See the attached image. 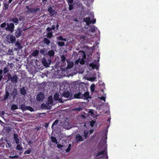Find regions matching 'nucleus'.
<instances>
[{
  "instance_id": "1",
  "label": "nucleus",
  "mask_w": 159,
  "mask_h": 159,
  "mask_svg": "<svg viewBox=\"0 0 159 159\" xmlns=\"http://www.w3.org/2000/svg\"><path fill=\"white\" fill-rule=\"evenodd\" d=\"M55 102L52 100V97L51 96H50L48 98L47 102L46 103H43L41 105L42 109H49L51 108L52 106L55 104Z\"/></svg>"
},
{
  "instance_id": "2",
  "label": "nucleus",
  "mask_w": 159,
  "mask_h": 159,
  "mask_svg": "<svg viewBox=\"0 0 159 159\" xmlns=\"http://www.w3.org/2000/svg\"><path fill=\"white\" fill-rule=\"evenodd\" d=\"M75 98H82L87 99L89 98V94L88 92H85L84 94H82L79 93L75 95Z\"/></svg>"
},
{
  "instance_id": "3",
  "label": "nucleus",
  "mask_w": 159,
  "mask_h": 159,
  "mask_svg": "<svg viewBox=\"0 0 159 159\" xmlns=\"http://www.w3.org/2000/svg\"><path fill=\"white\" fill-rule=\"evenodd\" d=\"M7 27L5 28V29L7 30L10 31L11 33H13L14 31V25L12 23H7Z\"/></svg>"
},
{
  "instance_id": "4",
  "label": "nucleus",
  "mask_w": 159,
  "mask_h": 159,
  "mask_svg": "<svg viewBox=\"0 0 159 159\" xmlns=\"http://www.w3.org/2000/svg\"><path fill=\"white\" fill-rule=\"evenodd\" d=\"M16 39L14 36L10 35L6 37V40L9 43H14L16 41Z\"/></svg>"
},
{
  "instance_id": "5",
  "label": "nucleus",
  "mask_w": 159,
  "mask_h": 159,
  "mask_svg": "<svg viewBox=\"0 0 159 159\" xmlns=\"http://www.w3.org/2000/svg\"><path fill=\"white\" fill-rule=\"evenodd\" d=\"M59 94L58 93H56L54 95V100L58 101L59 102L63 103L62 100H67V99H64L63 98H59Z\"/></svg>"
},
{
  "instance_id": "6",
  "label": "nucleus",
  "mask_w": 159,
  "mask_h": 159,
  "mask_svg": "<svg viewBox=\"0 0 159 159\" xmlns=\"http://www.w3.org/2000/svg\"><path fill=\"white\" fill-rule=\"evenodd\" d=\"M42 62L44 66L48 67L50 64L51 61L49 60L47 61L45 58L43 57L42 60Z\"/></svg>"
},
{
  "instance_id": "7",
  "label": "nucleus",
  "mask_w": 159,
  "mask_h": 159,
  "mask_svg": "<svg viewBox=\"0 0 159 159\" xmlns=\"http://www.w3.org/2000/svg\"><path fill=\"white\" fill-rule=\"evenodd\" d=\"M44 98V95L42 92L38 94L36 97V99L38 101L43 100Z\"/></svg>"
},
{
  "instance_id": "8",
  "label": "nucleus",
  "mask_w": 159,
  "mask_h": 159,
  "mask_svg": "<svg viewBox=\"0 0 159 159\" xmlns=\"http://www.w3.org/2000/svg\"><path fill=\"white\" fill-rule=\"evenodd\" d=\"M83 53L84 54L83 56V58L81 59H80L78 61L77 60L75 61L76 63H77L78 62H80V63L82 65H83L84 64V59L86 57V56L84 52H83Z\"/></svg>"
},
{
  "instance_id": "9",
  "label": "nucleus",
  "mask_w": 159,
  "mask_h": 159,
  "mask_svg": "<svg viewBox=\"0 0 159 159\" xmlns=\"http://www.w3.org/2000/svg\"><path fill=\"white\" fill-rule=\"evenodd\" d=\"M22 31L20 29H17L16 31L15 35L16 37L18 38L22 34Z\"/></svg>"
},
{
  "instance_id": "10",
  "label": "nucleus",
  "mask_w": 159,
  "mask_h": 159,
  "mask_svg": "<svg viewBox=\"0 0 159 159\" xmlns=\"http://www.w3.org/2000/svg\"><path fill=\"white\" fill-rule=\"evenodd\" d=\"M48 11L50 13L51 16L56 14V12L53 10L51 7H49L48 8Z\"/></svg>"
},
{
  "instance_id": "11",
  "label": "nucleus",
  "mask_w": 159,
  "mask_h": 159,
  "mask_svg": "<svg viewBox=\"0 0 159 159\" xmlns=\"http://www.w3.org/2000/svg\"><path fill=\"white\" fill-rule=\"evenodd\" d=\"M91 67L92 69H97L99 67V64H95L94 63H91L89 65Z\"/></svg>"
},
{
  "instance_id": "12",
  "label": "nucleus",
  "mask_w": 159,
  "mask_h": 159,
  "mask_svg": "<svg viewBox=\"0 0 159 159\" xmlns=\"http://www.w3.org/2000/svg\"><path fill=\"white\" fill-rule=\"evenodd\" d=\"M75 139L77 141H84L83 138L79 134L76 135Z\"/></svg>"
},
{
  "instance_id": "13",
  "label": "nucleus",
  "mask_w": 159,
  "mask_h": 159,
  "mask_svg": "<svg viewBox=\"0 0 159 159\" xmlns=\"http://www.w3.org/2000/svg\"><path fill=\"white\" fill-rule=\"evenodd\" d=\"M70 96V93L67 91H64L62 93V97H64L66 98H68Z\"/></svg>"
},
{
  "instance_id": "14",
  "label": "nucleus",
  "mask_w": 159,
  "mask_h": 159,
  "mask_svg": "<svg viewBox=\"0 0 159 159\" xmlns=\"http://www.w3.org/2000/svg\"><path fill=\"white\" fill-rule=\"evenodd\" d=\"M64 124L65 125H64V127L66 129H69L71 127V125H70V124L67 122L66 121Z\"/></svg>"
},
{
  "instance_id": "15",
  "label": "nucleus",
  "mask_w": 159,
  "mask_h": 159,
  "mask_svg": "<svg viewBox=\"0 0 159 159\" xmlns=\"http://www.w3.org/2000/svg\"><path fill=\"white\" fill-rule=\"evenodd\" d=\"M84 21L86 23L87 25H89L91 23L90 18L89 17L84 18Z\"/></svg>"
},
{
  "instance_id": "16",
  "label": "nucleus",
  "mask_w": 159,
  "mask_h": 159,
  "mask_svg": "<svg viewBox=\"0 0 159 159\" xmlns=\"http://www.w3.org/2000/svg\"><path fill=\"white\" fill-rule=\"evenodd\" d=\"M10 80L13 82H16L17 81V77L16 75L10 76Z\"/></svg>"
},
{
  "instance_id": "17",
  "label": "nucleus",
  "mask_w": 159,
  "mask_h": 159,
  "mask_svg": "<svg viewBox=\"0 0 159 159\" xmlns=\"http://www.w3.org/2000/svg\"><path fill=\"white\" fill-rule=\"evenodd\" d=\"M14 138L15 141L16 143L17 144L19 143V139L17 134H14Z\"/></svg>"
},
{
  "instance_id": "18",
  "label": "nucleus",
  "mask_w": 159,
  "mask_h": 159,
  "mask_svg": "<svg viewBox=\"0 0 159 159\" xmlns=\"http://www.w3.org/2000/svg\"><path fill=\"white\" fill-rule=\"evenodd\" d=\"M43 42L44 44L47 45H48L50 43V40L46 38H45L43 39Z\"/></svg>"
},
{
  "instance_id": "19",
  "label": "nucleus",
  "mask_w": 159,
  "mask_h": 159,
  "mask_svg": "<svg viewBox=\"0 0 159 159\" xmlns=\"http://www.w3.org/2000/svg\"><path fill=\"white\" fill-rule=\"evenodd\" d=\"M57 39L59 40V41H63L65 42L66 41H67V39L66 38H63L62 36H60L57 37Z\"/></svg>"
},
{
  "instance_id": "20",
  "label": "nucleus",
  "mask_w": 159,
  "mask_h": 159,
  "mask_svg": "<svg viewBox=\"0 0 159 159\" xmlns=\"http://www.w3.org/2000/svg\"><path fill=\"white\" fill-rule=\"evenodd\" d=\"M10 20L14 22L15 23H16V25L18 23V20L17 18H11L10 19Z\"/></svg>"
},
{
  "instance_id": "21",
  "label": "nucleus",
  "mask_w": 159,
  "mask_h": 159,
  "mask_svg": "<svg viewBox=\"0 0 159 159\" xmlns=\"http://www.w3.org/2000/svg\"><path fill=\"white\" fill-rule=\"evenodd\" d=\"M48 54L50 57H53L54 54V52L53 50H51L48 52Z\"/></svg>"
},
{
  "instance_id": "22",
  "label": "nucleus",
  "mask_w": 159,
  "mask_h": 159,
  "mask_svg": "<svg viewBox=\"0 0 159 159\" xmlns=\"http://www.w3.org/2000/svg\"><path fill=\"white\" fill-rule=\"evenodd\" d=\"M47 50L46 49L43 48L41 49L40 50V52L41 53V54L45 55V54L47 52Z\"/></svg>"
},
{
  "instance_id": "23",
  "label": "nucleus",
  "mask_w": 159,
  "mask_h": 159,
  "mask_svg": "<svg viewBox=\"0 0 159 159\" xmlns=\"http://www.w3.org/2000/svg\"><path fill=\"white\" fill-rule=\"evenodd\" d=\"M21 93L23 95H25L26 93V90L24 87H23L20 89Z\"/></svg>"
},
{
  "instance_id": "24",
  "label": "nucleus",
  "mask_w": 159,
  "mask_h": 159,
  "mask_svg": "<svg viewBox=\"0 0 159 159\" xmlns=\"http://www.w3.org/2000/svg\"><path fill=\"white\" fill-rule=\"evenodd\" d=\"M9 96V93L7 91H6L5 94L4 98H3V100H5L8 98Z\"/></svg>"
},
{
  "instance_id": "25",
  "label": "nucleus",
  "mask_w": 159,
  "mask_h": 159,
  "mask_svg": "<svg viewBox=\"0 0 159 159\" xmlns=\"http://www.w3.org/2000/svg\"><path fill=\"white\" fill-rule=\"evenodd\" d=\"M51 141L54 143H56V144H57V142L56 138L53 137H51Z\"/></svg>"
},
{
  "instance_id": "26",
  "label": "nucleus",
  "mask_w": 159,
  "mask_h": 159,
  "mask_svg": "<svg viewBox=\"0 0 159 159\" xmlns=\"http://www.w3.org/2000/svg\"><path fill=\"white\" fill-rule=\"evenodd\" d=\"M39 53V51L37 50H35L32 53V55L34 56H37Z\"/></svg>"
},
{
  "instance_id": "27",
  "label": "nucleus",
  "mask_w": 159,
  "mask_h": 159,
  "mask_svg": "<svg viewBox=\"0 0 159 159\" xmlns=\"http://www.w3.org/2000/svg\"><path fill=\"white\" fill-rule=\"evenodd\" d=\"M57 43L59 46L62 47L65 45V43L64 42L59 41L57 42Z\"/></svg>"
},
{
  "instance_id": "28",
  "label": "nucleus",
  "mask_w": 159,
  "mask_h": 159,
  "mask_svg": "<svg viewBox=\"0 0 159 159\" xmlns=\"http://www.w3.org/2000/svg\"><path fill=\"white\" fill-rule=\"evenodd\" d=\"M58 121L57 120H56L53 123L52 126V128L53 130L54 129V126L56 125L58 123Z\"/></svg>"
},
{
  "instance_id": "29",
  "label": "nucleus",
  "mask_w": 159,
  "mask_h": 159,
  "mask_svg": "<svg viewBox=\"0 0 159 159\" xmlns=\"http://www.w3.org/2000/svg\"><path fill=\"white\" fill-rule=\"evenodd\" d=\"M17 146L16 148V149L18 150H21L23 149V147H21L20 145L19 144H17Z\"/></svg>"
},
{
  "instance_id": "30",
  "label": "nucleus",
  "mask_w": 159,
  "mask_h": 159,
  "mask_svg": "<svg viewBox=\"0 0 159 159\" xmlns=\"http://www.w3.org/2000/svg\"><path fill=\"white\" fill-rule=\"evenodd\" d=\"M27 107H25V104H23L20 106V108L23 111H25L26 110V108Z\"/></svg>"
},
{
  "instance_id": "31",
  "label": "nucleus",
  "mask_w": 159,
  "mask_h": 159,
  "mask_svg": "<svg viewBox=\"0 0 159 159\" xmlns=\"http://www.w3.org/2000/svg\"><path fill=\"white\" fill-rule=\"evenodd\" d=\"M95 85L94 84H92L90 86V89L91 92H93L95 90Z\"/></svg>"
},
{
  "instance_id": "32",
  "label": "nucleus",
  "mask_w": 159,
  "mask_h": 159,
  "mask_svg": "<svg viewBox=\"0 0 159 159\" xmlns=\"http://www.w3.org/2000/svg\"><path fill=\"white\" fill-rule=\"evenodd\" d=\"M18 109L16 105L13 104L11 107V110H16Z\"/></svg>"
},
{
  "instance_id": "33",
  "label": "nucleus",
  "mask_w": 159,
  "mask_h": 159,
  "mask_svg": "<svg viewBox=\"0 0 159 159\" xmlns=\"http://www.w3.org/2000/svg\"><path fill=\"white\" fill-rule=\"evenodd\" d=\"M15 46L17 47L18 49L21 48V47L20 46V44L18 42H17L15 44Z\"/></svg>"
},
{
  "instance_id": "34",
  "label": "nucleus",
  "mask_w": 159,
  "mask_h": 159,
  "mask_svg": "<svg viewBox=\"0 0 159 159\" xmlns=\"http://www.w3.org/2000/svg\"><path fill=\"white\" fill-rule=\"evenodd\" d=\"M68 66L69 68H71L73 66V63L72 62H68Z\"/></svg>"
},
{
  "instance_id": "35",
  "label": "nucleus",
  "mask_w": 159,
  "mask_h": 159,
  "mask_svg": "<svg viewBox=\"0 0 159 159\" xmlns=\"http://www.w3.org/2000/svg\"><path fill=\"white\" fill-rule=\"evenodd\" d=\"M8 66H5L3 70V72L4 74H6V73L8 72Z\"/></svg>"
},
{
  "instance_id": "36",
  "label": "nucleus",
  "mask_w": 159,
  "mask_h": 159,
  "mask_svg": "<svg viewBox=\"0 0 159 159\" xmlns=\"http://www.w3.org/2000/svg\"><path fill=\"white\" fill-rule=\"evenodd\" d=\"M89 133V132L87 131H85L84 132V137L85 139H86L88 136V134Z\"/></svg>"
},
{
  "instance_id": "37",
  "label": "nucleus",
  "mask_w": 159,
  "mask_h": 159,
  "mask_svg": "<svg viewBox=\"0 0 159 159\" xmlns=\"http://www.w3.org/2000/svg\"><path fill=\"white\" fill-rule=\"evenodd\" d=\"M89 115L91 116H92L94 117V115L93 113V110H89Z\"/></svg>"
},
{
  "instance_id": "38",
  "label": "nucleus",
  "mask_w": 159,
  "mask_h": 159,
  "mask_svg": "<svg viewBox=\"0 0 159 159\" xmlns=\"http://www.w3.org/2000/svg\"><path fill=\"white\" fill-rule=\"evenodd\" d=\"M7 25V24L6 23L4 22L2 23L0 25V27L1 28H5L6 27V26Z\"/></svg>"
},
{
  "instance_id": "39",
  "label": "nucleus",
  "mask_w": 159,
  "mask_h": 159,
  "mask_svg": "<svg viewBox=\"0 0 159 159\" xmlns=\"http://www.w3.org/2000/svg\"><path fill=\"white\" fill-rule=\"evenodd\" d=\"M57 144V147L59 149H61L62 150L63 148L64 147V146L63 145H61L59 144Z\"/></svg>"
},
{
  "instance_id": "40",
  "label": "nucleus",
  "mask_w": 159,
  "mask_h": 159,
  "mask_svg": "<svg viewBox=\"0 0 159 159\" xmlns=\"http://www.w3.org/2000/svg\"><path fill=\"white\" fill-rule=\"evenodd\" d=\"M52 36V33L51 32H48L47 34V37L49 38H51Z\"/></svg>"
},
{
  "instance_id": "41",
  "label": "nucleus",
  "mask_w": 159,
  "mask_h": 159,
  "mask_svg": "<svg viewBox=\"0 0 159 159\" xmlns=\"http://www.w3.org/2000/svg\"><path fill=\"white\" fill-rule=\"evenodd\" d=\"M71 146V144H69L68 148L66 150V152H69L70 150Z\"/></svg>"
},
{
  "instance_id": "42",
  "label": "nucleus",
  "mask_w": 159,
  "mask_h": 159,
  "mask_svg": "<svg viewBox=\"0 0 159 159\" xmlns=\"http://www.w3.org/2000/svg\"><path fill=\"white\" fill-rule=\"evenodd\" d=\"M26 110H29L30 111H32L34 110L33 109L32 107H27Z\"/></svg>"
},
{
  "instance_id": "43",
  "label": "nucleus",
  "mask_w": 159,
  "mask_h": 159,
  "mask_svg": "<svg viewBox=\"0 0 159 159\" xmlns=\"http://www.w3.org/2000/svg\"><path fill=\"white\" fill-rule=\"evenodd\" d=\"M11 145V144L8 142H7L6 144V147L7 148H10Z\"/></svg>"
},
{
  "instance_id": "44",
  "label": "nucleus",
  "mask_w": 159,
  "mask_h": 159,
  "mask_svg": "<svg viewBox=\"0 0 159 159\" xmlns=\"http://www.w3.org/2000/svg\"><path fill=\"white\" fill-rule=\"evenodd\" d=\"M104 152H105V151H101V152H98V154L97 155V156H99L100 155H102V154H104Z\"/></svg>"
},
{
  "instance_id": "45",
  "label": "nucleus",
  "mask_w": 159,
  "mask_h": 159,
  "mask_svg": "<svg viewBox=\"0 0 159 159\" xmlns=\"http://www.w3.org/2000/svg\"><path fill=\"white\" fill-rule=\"evenodd\" d=\"M31 150H27L25 152L24 154H30L31 152Z\"/></svg>"
},
{
  "instance_id": "46",
  "label": "nucleus",
  "mask_w": 159,
  "mask_h": 159,
  "mask_svg": "<svg viewBox=\"0 0 159 159\" xmlns=\"http://www.w3.org/2000/svg\"><path fill=\"white\" fill-rule=\"evenodd\" d=\"M106 95H105V96H103V97H99V98L100 99L102 100H104V102H105L106 100H105V99H106Z\"/></svg>"
},
{
  "instance_id": "47",
  "label": "nucleus",
  "mask_w": 159,
  "mask_h": 159,
  "mask_svg": "<svg viewBox=\"0 0 159 159\" xmlns=\"http://www.w3.org/2000/svg\"><path fill=\"white\" fill-rule=\"evenodd\" d=\"M96 79V77H93L89 78V80L91 81H93L95 80V79Z\"/></svg>"
},
{
  "instance_id": "48",
  "label": "nucleus",
  "mask_w": 159,
  "mask_h": 159,
  "mask_svg": "<svg viewBox=\"0 0 159 159\" xmlns=\"http://www.w3.org/2000/svg\"><path fill=\"white\" fill-rule=\"evenodd\" d=\"M19 156L18 155H15L13 156H10L9 157L10 158L13 159L14 158H18Z\"/></svg>"
},
{
  "instance_id": "49",
  "label": "nucleus",
  "mask_w": 159,
  "mask_h": 159,
  "mask_svg": "<svg viewBox=\"0 0 159 159\" xmlns=\"http://www.w3.org/2000/svg\"><path fill=\"white\" fill-rule=\"evenodd\" d=\"M90 31L92 32H94L95 30V28L94 27H92L90 29Z\"/></svg>"
},
{
  "instance_id": "50",
  "label": "nucleus",
  "mask_w": 159,
  "mask_h": 159,
  "mask_svg": "<svg viewBox=\"0 0 159 159\" xmlns=\"http://www.w3.org/2000/svg\"><path fill=\"white\" fill-rule=\"evenodd\" d=\"M67 1L69 4H72L73 2V0H67Z\"/></svg>"
},
{
  "instance_id": "51",
  "label": "nucleus",
  "mask_w": 159,
  "mask_h": 159,
  "mask_svg": "<svg viewBox=\"0 0 159 159\" xmlns=\"http://www.w3.org/2000/svg\"><path fill=\"white\" fill-rule=\"evenodd\" d=\"M61 61H65L66 60V58L64 56H62L61 57Z\"/></svg>"
},
{
  "instance_id": "52",
  "label": "nucleus",
  "mask_w": 159,
  "mask_h": 159,
  "mask_svg": "<svg viewBox=\"0 0 159 159\" xmlns=\"http://www.w3.org/2000/svg\"><path fill=\"white\" fill-rule=\"evenodd\" d=\"M94 123H95V122L94 121H91V122H90V125L91 126V127H93V126Z\"/></svg>"
},
{
  "instance_id": "53",
  "label": "nucleus",
  "mask_w": 159,
  "mask_h": 159,
  "mask_svg": "<svg viewBox=\"0 0 159 159\" xmlns=\"http://www.w3.org/2000/svg\"><path fill=\"white\" fill-rule=\"evenodd\" d=\"M69 9L71 10L73 8V5L71 4H70L69 5Z\"/></svg>"
},
{
  "instance_id": "54",
  "label": "nucleus",
  "mask_w": 159,
  "mask_h": 159,
  "mask_svg": "<svg viewBox=\"0 0 159 159\" xmlns=\"http://www.w3.org/2000/svg\"><path fill=\"white\" fill-rule=\"evenodd\" d=\"M9 5L7 4H5L4 5L5 9V10H7L8 8Z\"/></svg>"
},
{
  "instance_id": "55",
  "label": "nucleus",
  "mask_w": 159,
  "mask_h": 159,
  "mask_svg": "<svg viewBox=\"0 0 159 159\" xmlns=\"http://www.w3.org/2000/svg\"><path fill=\"white\" fill-rule=\"evenodd\" d=\"M47 30L48 31L50 32L52 30V29L48 27L47 29Z\"/></svg>"
},
{
  "instance_id": "56",
  "label": "nucleus",
  "mask_w": 159,
  "mask_h": 159,
  "mask_svg": "<svg viewBox=\"0 0 159 159\" xmlns=\"http://www.w3.org/2000/svg\"><path fill=\"white\" fill-rule=\"evenodd\" d=\"M55 26H52L51 29L52 30H53L55 29Z\"/></svg>"
},
{
  "instance_id": "57",
  "label": "nucleus",
  "mask_w": 159,
  "mask_h": 159,
  "mask_svg": "<svg viewBox=\"0 0 159 159\" xmlns=\"http://www.w3.org/2000/svg\"><path fill=\"white\" fill-rule=\"evenodd\" d=\"M3 76L2 75H0V81L2 79Z\"/></svg>"
},
{
  "instance_id": "58",
  "label": "nucleus",
  "mask_w": 159,
  "mask_h": 159,
  "mask_svg": "<svg viewBox=\"0 0 159 159\" xmlns=\"http://www.w3.org/2000/svg\"><path fill=\"white\" fill-rule=\"evenodd\" d=\"M2 70H0V75H1L2 73Z\"/></svg>"
},
{
  "instance_id": "59",
  "label": "nucleus",
  "mask_w": 159,
  "mask_h": 159,
  "mask_svg": "<svg viewBox=\"0 0 159 159\" xmlns=\"http://www.w3.org/2000/svg\"><path fill=\"white\" fill-rule=\"evenodd\" d=\"M93 132V130H91L90 132V134H91Z\"/></svg>"
},
{
  "instance_id": "60",
  "label": "nucleus",
  "mask_w": 159,
  "mask_h": 159,
  "mask_svg": "<svg viewBox=\"0 0 159 159\" xmlns=\"http://www.w3.org/2000/svg\"><path fill=\"white\" fill-rule=\"evenodd\" d=\"M96 22V20L95 19H94L93 20V23H94Z\"/></svg>"
},
{
  "instance_id": "61",
  "label": "nucleus",
  "mask_w": 159,
  "mask_h": 159,
  "mask_svg": "<svg viewBox=\"0 0 159 159\" xmlns=\"http://www.w3.org/2000/svg\"><path fill=\"white\" fill-rule=\"evenodd\" d=\"M42 1L43 2L46 3L47 1V0H42Z\"/></svg>"
},
{
  "instance_id": "62",
  "label": "nucleus",
  "mask_w": 159,
  "mask_h": 159,
  "mask_svg": "<svg viewBox=\"0 0 159 159\" xmlns=\"http://www.w3.org/2000/svg\"><path fill=\"white\" fill-rule=\"evenodd\" d=\"M12 0H9V3H10L12 1Z\"/></svg>"
},
{
  "instance_id": "63",
  "label": "nucleus",
  "mask_w": 159,
  "mask_h": 159,
  "mask_svg": "<svg viewBox=\"0 0 159 159\" xmlns=\"http://www.w3.org/2000/svg\"><path fill=\"white\" fill-rule=\"evenodd\" d=\"M48 124H46L45 125V127H47L48 126Z\"/></svg>"
},
{
  "instance_id": "64",
  "label": "nucleus",
  "mask_w": 159,
  "mask_h": 159,
  "mask_svg": "<svg viewBox=\"0 0 159 159\" xmlns=\"http://www.w3.org/2000/svg\"><path fill=\"white\" fill-rule=\"evenodd\" d=\"M31 143V141H30L29 142V144H30V143Z\"/></svg>"
}]
</instances>
